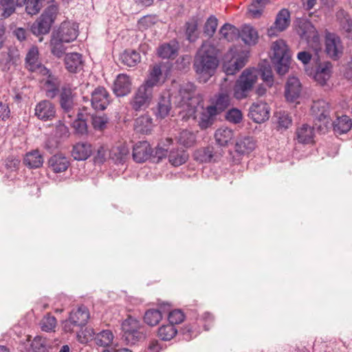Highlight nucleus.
Here are the masks:
<instances>
[{"mask_svg": "<svg viewBox=\"0 0 352 352\" xmlns=\"http://www.w3.org/2000/svg\"><path fill=\"white\" fill-rule=\"evenodd\" d=\"M58 3L55 0H28L25 5V12L28 15L33 16L38 14L47 4Z\"/></svg>", "mask_w": 352, "mask_h": 352, "instance_id": "72a5a7b5", "label": "nucleus"}, {"mask_svg": "<svg viewBox=\"0 0 352 352\" xmlns=\"http://www.w3.org/2000/svg\"><path fill=\"white\" fill-rule=\"evenodd\" d=\"M331 68L332 64L329 61L320 63L316 67L315 80L322 86L326 85L331 76Z\"/></svg>", "mask_w": 352, "mask_h": 352, "instance_id": "c85d7f7f", "label": "nucleus"}, {"mask_svg": "<svg viewBox=\"0 0 352 352\" xmlns=\"http://www.w3.org/2000/svg\"><path fill=\"white\" fill-rule=\"evenodd\" d=\"M290 23V13L287 9L280 10L276 18L274 25L267 29V35L272 37L277 35V32L285 30Z\"/></svg>", "mask_w": 352, "mask_h": 352, "instance_id": "2eb2a0df", "label": "nucleus"}, {"mask_svg": "<svg viewBox=\"0 0 352 352\" xmlns=\"http://www.w3.org/2000/svg\"><path fill=\"white\" fill-rule=\"evenodd\" d=\"M311 111L315 118V126L318 131L322 133H326L331 121L329 103L323 100L314 102Z\"/></svg>", "mask_w": 352, "mask_h": 352, "instance_id": "0eeeda50", "label": "nucleus"}, {"mask_svg": "<svg viewBox=\"0 0 352 352\" xmlns=\"http://www.w3.org/2000/svg\"><path fill=\"white\" fill-rule=\"evenodd\" d=\"M69 318L77 324V327H85L89 318V309L86 306L80 305L70 312Z\"/></svg>", "mask_w": 352, "mask_h": 352, "instance_id": "c756f323", "label": "nucleus"}, {"mask_svg": "<svg viewBox=\"0 0 352 352\" xmlns=\"http://www.w3.org/2000/svg\"><path fill=\"white\" fill-rule=\"evenodd\" d=\"M65 42L58 39L55 36L51 35L50 47L51 53L57 58L62 57L65 54L66 47L63 43Z\"/></svg>", "mask_w": 352, "mask_h": 352, "instance_id": "603ef678", "label": "nucleus"}, {"mask_svg": "<svg viewBox=\"0 0 352 352\" xmlns=\"http://www.w3.org/2000/svg\"><path fill=\"white\" fill-rule=\"evenodd\" d=\"M185 34L186 39L190 42H195L199 38L198 21L192 19L185 23Z\"/></svg>", "mask_w": 352, "mask_h": 352, "instance_id": "a18cd8bd", "label": "nucleus"}, {"mask_svg": "<svg viewBox=\"0 0 352 352\" xmlns=\"http://www.w3.org/2000/svg\"><path fill=\"white\" fill-rule=\"evenodd\" d=\"M256 148V140L252 136L245 135L238 138L234 144V151L230 152L232 162L238 164L242 157L249 155Z\"/></svg>", "mask_w": 352, "mask_h": 352, "instance_id": "6e6552de", "label": "nucleus"}, {"mask_svg": "<svg viewBox=\"0 0 352 352\" xmlns=\"http://www.w3.org/2000/svg\"><path fill=\"white\" fill-rule=\"evenodd\" d=\"M314 127L307 124H304L296 130V134L297 140L301 144H309L312 142L314 135Z\"/></svg>", "mask_w": 352, "mask_h": 352, "instance_id": "4c0bfd02", "label": "nucleus"}, {"mask_svg": "<svg viewBox=\"0 0 352 352\" xmlns=\"http://www.w3.org/2000/svg\"><path fill=\"white\" fill-rule=\"evenodd\" d=\"M107 148L104 146H100L98 150L96 155L94 157V162L96 164H102L106 161Z\"/></svg>", "mask_w": 352, "mask_h": 352, "instance_id": "774afa93", "label": "nucleus"}, {"mask_svg": "<svg viewBox=\"0 0 352 352\" xmlns=\"http://www.w3.org/2000/svg\"><path fill=\"white\" fill-rule=\"evenodd\" d=\"M171 109V96L168 92H164L160 96L157 104L152 108V111L157 119L162 120L169 115Z\"/></svg>", "mask_w": 352, "mask_h": 352, "instance_id": "f8f14e48", "label": "nucleus"}, {"mask_svg": "<svg viewBox=\"0 0 352 352\" xmlns=\"http://www.w3.org/2000/svg\"><path fill=\"white\" fill-rule=\"evenodd\" d=\"M332 126L335 134H345L348 133L352 127V120L349 116L342 115L337 117L332 123L330 122L329 126Z\"/></svg>", "mask_w": 352, "mask_h": 352, "instance_id": "bb28decb", "label": "nucleus"}, {"mask_svg": "<svg viewBox=\"0 0 352 352\" xmlns=\"http://www.w3.org/2000/svg\"><path fill=\"white\" fill-rule=\"evenodd\" d=\"M268 2V0H252L249 6L248 11L254 19L259 18L263 13V9Z\"/></svg>", "mask_w": 352, "mask_h": 352, "instance_id": "864d4df0", "label": "nucleus"}, {"mask_svg": "<svg viewBox=\"0 0 352 352\" xmlns=\"http://www.w3.org/2000/svg\"><path fill=\"white\" fill-rule=\"evenodd\" d=\"M93 149L91 144L88 142H78L73 146L72 155L75 160L84 161L92 154Z\"/></svg>", "mask_w": 352, "mask_h": 352, "instance_id": "a878e982", "label": "nucleus"}, {"mask_svg": "<svg viewBox=\"0 0 352 352\" xmlns=\"http://www.w3.org/2000/svg\"><path fill=\"white\" fill-rule=\"evenodd\" d=\"M64 64L65 69L69 72L76 74L82 69V56L78 52L66 54L64 58Z\"/></svg>", "mask_w": 352, "mask_h": 352, "instance_id": "5701e85b", "label": "nucleus"}, {"mask_svg": "<svg viewBox=\"0 0 352 352\" xmlns=\"http://www.w3.org/2000/svg\"><path fill=\"white\" fill-rule=\"evenodd\" d=\"M109 94L104 87L98 86L91 94V106L96 110H104L110 103Z\"/></svg>", "mask_w": 352, "mask_h": 352, "instance_id": "dca6fc26", "label": "nucleus"}, {"mask_svg": "<svg viewBox=\"0 0 352 352\" xmlns=\"http://www.w3.org/2000/svg\"><path fill=\"white\" fill-rule=\"evenodd\" d=\"M339 24L343 34L349 40L352 41V19L344 10H340L337 14Z\"/></svg>", "mask_w": 352, "mask_h": 352, "instance_id": "2f4dec72", "label": "nucleus"}, {"mask_svg": "<svg viewBox=\"0 0 352 352\" xmlns=\"http://www.w3.org/2000/svg\"><path fill=\"white\" fill-rule=\"evenodd\" d=\"M38 50L36 47H31L25 56L26 67L28 70L34 72L38 71V67H41V63H38Z\"/></svg>", "mask_w": 352, "mask_h": 352, "instance_id": "79ce46f5", "label": "nucleus"}, {"mask_svg": "<svg viewBox=\"0 0 352 352\" xmlns=\"http://www.w3.org/2000/svg\"><path fill=\"white\" fill-rule=\"evenodd\" d=\"M167 307L166 309H167ZM168 314V320L169 323L173 325L177 324L182 323L185 319V314L181 309H175L170 310V308L168 311L165 310V314Z\"/></svg>", "mask_w": 352, "mask_h": 352, "instance_id": "5fc2aeb1", "label": "nucleus"}, {"mask_svg": "<svg viewBox=\"0 0 352 352\" xmlns=\"http://www.w3.org/2000/svg\"><path fill=\"white\" fill-rule=\"evenodd\" d=\"M225 118L229 122L237 124L242 121L243 113L240 109L233 107L226 112Z\"/></svg>", "mask_w": 352, "mask_h": 352, "instance_id": "bf43d9fd", "label": "nucleus"}, {"mask_svg": "<svg viewBox=\"0 0 352 352\" xmlns=\"http://www.w3.org/2000/svg\"><path fill=\"white\" fill-rule=\"evenodd\" d=\"M91 118V124L94 129L96 131H103L106 129L107 124L109 122V118L106 115H103L102 116L92 115Z\"/></svg>", "mask_w": 352, "mask_h": 352, "instance_id": "13d9d810", "label": "nucleus"}, {"mask_svg": "<svg viewBox=\"0 0 352 352\" xmlns=\"http://www.w3.org/2000/svg\"><path fill=\"white\" fill-rule=\"evenodd\" d=\"M132 156L137 163H143L147 160L151 161L152 147L147 141H140L133 147Z\"/></svg>", "mask_w": 352, "mask_h": 352, "instance_id": "f3484780", "label": "nucleus"}, {"mask_svg": "<svg viewBox=\"0 0 352 352\" xmlns=\"http://www.w3.org/2000/svg\"><path fill=\"white\" fill-rule=\"evenodd\" d=\"M297 32L300 38L305 40L308 44L311 42L316 45L319 44L318 32L310 21L307 20L300 21Z\"/></svg>", "mask_w": 352, "mask_h": 352, "instance_id": "4468645a", "label": "nucleus"}, {"mask_svg": "<svg viewBox=\"0 0 352 352\" xmlns=\"http://www.w3.org/2000/svg\"><path fill=\"white\" fill-rule=\"evenodd\" d=\"M273 54L271 61L274 65L277 73L285 75L289 70L291 55L285 41L282 39L276 41L272 44Z\"/></svg>", "mask_w": 352, "mask_h": 352, "instance_id": "39448f33", "label": "nucleus"}, {"mask_svg": "<svg viewBox=\"0 0 352 352\" xmlns=\"http://www.w3.org/2000/svg\"><path fill=\"white\" fill-rule=\"evenodd\" d=\"M219 53L214 45L206 44L201 46L195 56L193 67L204 82L214 75L219 63Z\"/></svg>", "mask_w": 352, "mask_h": 352, "instance_id": "f257e3e1", "label": "nucleus"}, {"mask_svg": "<svg viewBox=\"0 0 352 352\" xmlns=\"http://www.w3.org/2000/svg\"><path fill=\"white\" fill-rule=\"evenodd\" d=\"M89 115L78 112L76 118L72 123V127L75 130V133L79 135H86L88 132L87 118Z\"/></svg>", "mask_w": 352, "mask_h": 352, "instance_id": "37998d69", "label": "nucleus"}, {"mask_svg": "<svg viewBox=\"0 0 352 352\" xmlns=\"http://www.w3.org/2000/svg\"><path fill=\"white\" fill-rule=\"evenodd\" d=\"M301 90L299 79L295 76L289 77L285 86V97L287 101L295 102L300 97Z\"/></svg>", "mask_w": 352, "mask_h": 352, "instance_id": "412c9836", "label": "nucleus"}, {"mask_svg": "<svg viewBox=\"0 0 352 352\" xmlns=\"http://www.w3.org/2000/svg\"><path fill=\"white\" fill-rule=\"evenodd\" d=\"M75 94L69 86H63L58 95L59 104L64 113H69L74 107Z\"/></svg>", "mask_w": 352, "mask_h": 352, "instance_id": "4be33fe9", "label": "nucleus"}, {"mask_svg": "<svg viewBox=\"0 0 352 352\" xmlns=\"http://www.w3.org/2000/svg\"><path fill=\"white\" fill-rule=\"evenodd\" d=\"M28 352H48L45 341L39 336L34 338L30 344Z\"/></svg>", "mask_w": 352, "mask_h": 352, "instance_id": "052dcab7", "label": "nucleus"}, {"mask_svg": "<svg viewBox=\"0 0 352 352\" xmlns=\"http://www.w3.org/2000/svg\"><path fill=\"white\" fill-rule=\"evenodd\" d=\"M153 96L144 93V91L138 89L130 102L132 109L135 111L145 110L150 104Z\"/></svg>", "mask_w": 352, "mask_h": 352, "instance_id": "b1692460", "label": "nucleus"}, {"mask_svg": "<svg viewBox=\"0 0 352 352\" xmlns=\"http://www.w3.org/2000/svg\"><path fill=\"white\" fill-rule=\"evenodd\" d=\"M237 34L247 45H255L258 39L257 31L250 25H245Z\"/></svg>", "mask_w": 352, "mask_h": 352, "instance_id": "473e14b6", "label": "nucleus"}, {"mask_svg": "<svg viewBox=\"0 0 352 352\" xmlns=\"http://www.w3.org/2000/svg\"><path fill=\"white\" fill-rule=\"evenodd\" d=\"M69 165V160L63 154L54 155L48 160V167L55 173L65 172Z\"/></svg>", "mask_w": 352, "mask_h": 352, "instance_id": "393cba45", "label": "nucleus"}, {"mask_svg": "<svg viewBox=\"0 0 352 352\" xmlns=\"http://www.w3.org/2000/svg\"><path fill=\"white\" fill-rule=\"evenodd\" d=\"M233 133V131L228 127L220 128L215 132V140L219 146H225L232 139Z\"/></svg>", "mask_w": 352, "mask_h": 352, "instance_id": "49530a36", "label": "nucleus"}, {"mask_svg": "<svg viewBox=\"0 0 352 352\" xmlns=\"http://www.w3.org/2000/svg\"><path fill=\"white\" fill-rule=\"evenodd\" d=\"M122 340L131 345L144 341L150 333L144 324L131 316L122 322Z\"/></svg>", "mask_w": 352, "mask_h": 352, "instance_id": "7ed1b4c3", "label": "nucleus"}, {"mask_svg": "<svg viewBox=\"0 0 352 352\" xmlns=\"http://www.w3.org/2000/svg\"><path fill=\"white\" fill-rule=\"evenodd\" d=\"M52 35L55 36L65 43H71L77 38L78 30L74 23L63 21L57 30H54L52 32Z\"/></svg>", "mask_w": 352, "mask_h": 352, "instance_id": "ddd939ff", "label": "nucleus"}, {"mask_svg": "<svg viewBox=\"0 0 352 352\" xmlns=\"http://www.w3.org/2000/svg\"><path fill=\"white\" fill-rule=\"evenodd\" d=\"M178 43L175 41L160 45L157 50V54L162 59H173L178 54Z\"/></svg>", "mask_w": 352, "mask_h": 352, "instance_id": "7c9ffc66", "label": "nucleus"}, {"mask_svg": "<svg viewBox=\"0 0 352 352\" xmlns=\"http://www.w3.org/2000/svg\"><path fill=\"white\" fill-rule=\"evenodd\" d=\"M169 162L174 166H179L187 162L189 155L184 149H171L168 154Z\"/></svg>", "mask_w": 352, "mask_h": 352, "instance_id": "ea45409f", "label": "nucleus"}, {"mask_svg": "<svg viewBox=\"0 0 352 352\" xmlns=\"http://www.w3.org/2000/svg\"><path fill=\"white\" fill-rule=\"evenodd\" d=\"M214 155L213 146H208L197 149L193 155L194 160L199 163H210Z\"/></svg>", "mask_w": 352, "mask_h": 352, "instance_id": "e433bc0d", "label": "nucleus"}, {"mask_svg": "<svg viewBox=\"0 0 352 352\" xmlns=\"http://www.w3.org/2000/svg\"><path fill=\"white\" fill-rule=\"evenodd\" d=\"M162 76L161 66L157 64L153 65L150 67L146 78L139 89L153 96L154 87H159L162 83L160 80Z\"/></svg>", "mask_w": 352, "mask_h": 352, "instance_id": "9d476101", "label": "nucleus"}, {"mask_svg": "<svg viewBox=\"0 0 352 352\" xmlns=\"http://www.w3.org/2000/svg\"><path fill=\"white\" fill-rule=\"evenodd\" d=\"M214 120V118H212L206 113H203L200 117L199 126L201 129H206L213 124Z\"/></svg>", "mask_w": 352, "mask_h": 352, "instance_id": "338daca9", "label": "nucleus"}, {"mask_svg": "<svg viewBox=\"0 0 352 352\" xmlns=\"http://www.w3.org/2000/svg\"><path fill=\"white\" fill-rule=\"evenodd\" d=\"M80 330L77 332L78 340L82 343L86 344L90 340H92L94 335L95 334L94 329L87 327H80Z\"/></svg>", "mask_w": 352, "mask_h": 352, "instance_id": "680f3d73", "label": "nucleus"}, {"mask_svg": "<svg viewBox=\"0 0 352 352\" xmlns=\"http://www.w3.org/2000/svg\"><path fill=\"white\" fill-rule=\"evenodd\" d=\"M23 163L30 168H38L42 166L43 157L38 150H34L26 153Z\"/></svg>", "mask_w": 352, "mask_h": 352, "instance_id": "c9c22d12", "label": "nucleus"}, {"mask_svg": "<svg viewBox=\"0 0 352 352\" xmlns=\"http://www.w3.org/2000/svg\"><path fill=\"white\" fill-rule=\"evenodd\" d=\"M58 12V3L48 5L31 25V32L36 36L48 34L57 18Z\"/></svg>", "mask_w": 352, "mask_h": 352, "instance_id": "20e7f679", "label": "nucleus"}, {"mask_svg": "<svg viewBox=\"0 0 352 352\" xmlns=\"http://www.w3.org/2000/svg\"><path fill=\"white\" fill-rule=\"evenodd\" d=\"M177 143L185 148H190L194 146L196 142V135L188 130L182 131L177 137Z\"/></svg>", "mask_w": 352, "mask_h": 352, "instance_id": "de8ad7c7", "label": "nucleus"}, {"mask_svg": "<svg viewBox=\"0 0 352 352\" xmlns=\"http://www.w3.org/2000/svg\"><path fill=\"white\" fill-rule=\"evenodd\" d=\"M173 143V140L167 138L160 142L155 149L152 148L151 162L158 163L168 155V148Z\"/></svg>", "mask_w": 352, "mask_h": 352, "instance_id": "cd10ccee", "label": "nucleus"}, {"mask_svg": "<svg viewBox=\"0 0 352 352\" xmlns=\"http://www.w3.org/2000/svg\"><path fill=\"white\" fill-rule=\"evenodd\" d=\"M167 311L171 307L169 302H162L159 304V309H149L146 311L144 315V322L151 327L156 326L162 319V316L165 314L166 307Z\"/></svg>", "mask_w": 352, "mask_h": 352, "instance_id": "6ab92c4d", "label": "nucleus"}, {"mask_svg": "<svg viewBox=\"0 0 352 352\" xmlns=\"http://www.w3.org/2000/svg\"><path fill=\"white\" fill-rule=\"evenodd\" d=\"M56 324V318L52 316H49L43 320L41 322V329L43 331L49 332L54 329Z\"/></svg>", "mask_w": 352, "mask_h": 352, "instance_id": "0e129e2a", "label": "nucleus"}, {"mask_svg": "<svg viewBox=\"0 0 352 352\" xmlns=\"http://www.w3.org/2000/svg\"><path fill=\"white\" fill-rule=\"evenodd\" d=\"M238 32L239 30L235 26L228 23H224L219 30V34L228 41L233 40Z\"/></svg>", "mask_w": 352, "mask_h": 352, "instance_id": "4d7b16f0", "label": "nucleus"}, {"mask_svg": "<svg viewBox=\"0 0 352 352\" xmlns=\"http://www.w3.org/2000/svg\"><path fill=\"white\" fill-rule=\"evenodd\" d=\"M16 10L14 0H0V19L10 16Z\"/></svg>", "mask_w": 352, "mask_h": 352, "instance_id": "3c124183", "label": "nucleus"}, {"mask_svg": "<svg viewBox=\"0 0 352 352\" xmlns=\"http://www.w3.org/2000/svg\"><path fill=\"white\" fill-rule=\"evenodd\" d=\"M246 63V59L244 57H239L234 60L226 62L223 65V71L226 76H232L242 69Z\"/></svg>", "mask_w": 352, "mask_h": 352, "instance_id": "f704fd0d", "label": "nucleus"}, {"mask_svg": "<svg viewBox=\"0 0 352 352\" xmlns=\"http://www.w3.org/2000/svg\"><path fill=\"white\" fill-rule=\"evenodd\" d=\"M218 25V19L214 15H210L206 20L204 26V33L208 37L213 36Z\"/></svg>", "mask_w": 352, "mask_h": 352, "instance_id": "6e6d98bb", "label": "nucleus"}, {"mask_svg": "<svg viewBox=\"0 0 352 352\" xmlns=\"http://www.w3.org/2000/svg\"><path fill=\"white\" fill-rule=\"evenodd\" d=\"M152 120L147 114L140 116L135 121V130L141 133H147L151 129Z\"/></svg>", "mask_w": 352, "mask_h": 352, "instance_id": "8fccbe9b", "label": "nucleus"}, {"mask_svg": "<svg viewBox=\"0 0 352 352\" xmlns=\"http://www.w3.org/2000/svg\"><path fill=\"white\" fill-rule=\"evenodd\" d=\"M113 340V335L110 330H103L98 334L96 343L100 346H109Z\"/></svg>", "mask_w": 352, "mask_h": 352, "instance_id": "e2e57ef3", "label": "nucleus"}, {"mask_svg": "<svg viewBox=\"0 0 352 352\" xmlns=\"http://www.w3.org/2000/svg\"><path fill=\"white\" fill-rule=\"evenodd\" d=\"M113 92L117 97H124L129 94L132 89L130 77L124 74L117 76L113 85Z\"/></svg>", "mask_w": 352, "mask_h": 352, "instance_id": "a211bd4d", "label": "nucleus"}, {"mask_svg": "<svg viewBox=\"0 0 352 352\" xmlns=\"http://www.w3.org/2000/svg\"><path fill=\"white\" fill-rule=\"evenodd\" d=\"M344 47L340 37L336 33L327 32L325 34V51L334 60L340 59L343 54Z\"/></svg>", "mask_w": 352, "mask_h": 352, "instance_id": "1a4fd4ad", "label": "nucleus"}, {"mask_svg": "<svg viewBox=\"0 0 352 352\" xmlns=\"http://www.w3.org/2000/svg\"><path fill=\"white\" fill-rule=\"evenodd\" d=\"M202 94L198 93L196 85L190 82L179 85L177 93L174 96L173 104L177 108L187 110L189 115L195 113L197 108L203 103Z\"/></svg>", "mask_w": 352, "mask_h": 352, "instance_id": "f03ea898", "label": "nucleus"}, {"mask_svg": "<svg viewBox=\"0 0 352 352\" xmlns=\"http://www.w3.org/2000/svg\"><path fill=\"white\" fill-rule=\"evenodd\" d=\"M230 90L224 89L221 85L219 92L216 95L214 104L219 107L220 111H224L230 105Z\"/></svg>", "mask_w": 352, "mask_h": 352, "instance_id": "a19ab883", "label": "nucleus"}, {"mask_svg": "<svg viewBox=\"0 0 352 352\" xmlns=\"http://www.w3.org/2000/svg\"><path fill=\"white\" fill-rule=\"evenodd\" d=\"M256 79V76L250 70L248 69L243 70L233 85V98L237 100L248 98L253 90Z\"/></svg>", "mask_w": 352, "mask_h": 352, "instance_id": "423d86ee", "label": "nucleus"}, {"mask_svg": "<svg viewBox=\"0 0 352 352\" xmlns=\"http://www.w3.org/2000/svg\"><path fill=\"white\" fill-rule=\"evenodd\" d=\"M178 333V330L175 325L169 323L162 325L159 327L157 335L159 338L164 341H168L173 339Z\"/></svg>", "mask_w": 352, "mask_h": 352, "instance_id": "09e8293b", "label": "nucleus"}, {"mask_svg": "<svg viewBox=\"0 0 352 352\" xmlns=\"http://www.w3.org/2000/svg\"><path fill=\"white\" fill-rule=\"evenodd\" d=\"M120 60L128 67H134L141 60L139 52L134 50H125L120 55Z\"/></svg>", "mask_w": 352, "mask_h": 352, "instance_id": "58836bf2", "label": "nucleus"}, {"mask_svg": "<svg viewBox=\"0 0 352 352\" xmlns=\"http://www.w3.org/2000/svg\"><path fill=\"white\" fill-rule=\"evenodd\" d=\"M270 109L269 104L265 102H254L249 108L248 117L255 123H263L269 120Z\"/></svg>", "mask_w": 352, "mask_h": 352, "instance_id": "9b49d317", "label": "nucleus"}, {"mask_svg": "<svg viewBox=\"0 0 352 352\" xmlns=\"http://www.w3.org/2000/svg\"><path fill=\"white\" fill-rule=\"evenodd\" d=\"M273 118L278 130H285L292 124V117L285 111H276Z\"/></svg>", "mask_w": 352, "mask_h": 352, "instance_id": "c03bdc74", "label": "nucleus"}, {"mask_svg": "<svg viewBox=\"0 0 352 352\" xmlns=\"http://www.w3.org/2000/svg\"><path fill=\"white\" fill-rule=\"evenodd\" d=\"M261 77L264 82H265L269 87H271L273 85L274 79L272 72L270 66H265L261 69Z\"/></svg>", "mask_w": 352, "mask_h": 352, "instance_id": "69168bd1", "label": "nucleus"}, {"mask_svg": "<svg viewBox=\"0 0 352 352\" xmlns=\"http://www.w3.org/2000/svg\"><path fill=\"white\" fill-rule=\"evenodd\" d=\"M35 116L41 120H52L56 116V108L50 100H43L39 102L35 107Z\"/></svg>", "mask_w": 352, "mask_h": 352, "instance_id": "aec40b11", "label": "nucleus"}]
</instances>
